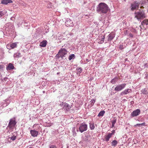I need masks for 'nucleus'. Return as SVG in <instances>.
Returning <instances> with one entry per match:
<instances>
[{"label":"nucleus","instance_id":"50","mask_svg":"<svg viewBox=\"0 0 148 148\" xmlns=\"http://www.w3.org/2000/svg\"><path fill=\"white\" fill-rule=\"evenodd\" d=\"M45 91H43V93H45Z\"/></svg>","mask_w":148,"mask_h":148},{"label":"nucleus","instance_id":"22","mask_svg":"<svg viewBox=\"0 0 148 148\" xmlns=\"http://www.w3.org/2000/svg\"><path fill=\"white\" fill-rule=\"evenodd\" d=\"M118 79V77H115L114 78L111 80L110 81L111 83L112 84H115L117 82Z\"/></svg>","mask_w":148,"mask_h":148},{"label":"nucleus","instance_id":"7","mask_svg":"<svg viewBox=\"0 0 148 148\" xmlns=\"http://www.w3.org/2000/svg\"><path fill=\"white\" fill-rule=\"evenodd\" d=\"M126 84L125 83L122 84L117 85L115 88L114 90L118 92L121 90L125 88Z\"/></svg>","mask_w":148,"mask_h":148},{"label":"nucleus","instance_id":"42","mask_svg":"<svg viewBox=\"0 0 148 148\" xmlns=\"http://www.w3.org/2000/svg\"><path fill=\"white\" fill-rule=\"evenodd\" d=\"M3 68V65H0V70H1Z\"/></svg>","mask_w":148,"mask_h":148},{"label":"nucleus","instance_id":"8","mask_svg":"<svg viewBox=\"0 0 148 148\" xmlns=\"http://www.w3.org/2000/svg\"><path fill=\"white\" fill-rule=\"evenodd\" d=\"M139 6V4L138 2H134L131 4V10L132 11L137 10L138 9Z\"/></svg>","mask_w":148,"mask_h":148},{"label":"nucleus","instance_id":"19","mask_svg":"<svg viewBox=\"0 0 148 148\" xmlns=\"http://www.w3.org/2000/svg\"><path fill=\"white\" fill-rule=\"evenodd\" d=\"M112 136V134L109 133L108 134L105 136V140L106 141L108 142L109 141V139Z\"/></svg>","mask_w":148,"mask_h":148},{"label":"nucleus","instance_id":"11","mask_svg":"<svg viewBox=\"0 0 148 148\" xmlns=\"http://www.w3.org/2000/svg\"><path fill=\"white\" fill-rule=\"evenodd\" d=\"M65 25L68 27H72L73 25V21L69 18H67L65 22Z\"/></svg>","mask_w":148,"mask_h":148},{"label":"nucleus","instance_id":"29","mask_svg":"<svg viewBox=\"0 0 148 148\" xmlns=\"http://www.w3.org/2000/svg\"><path fill=\"white\" fill-rule=\"evenodd\" d=\"M76 70L78 71L77 72L78 73H79L80 74L82 71V69L81 67H78L76 68Z\"/></svg>","mask_w":148,"mask_h":148},{"label":"nucleus","instance_id":"18","mask_svg":"<svg viewBox=\"0 0 148 148\" xmlns=\"http://www.w3.org/2000/svg\"><path fill=\"white\" fill-rule=\"evenodd\" d=\"M12 0H2L1 3L5 5H7L8 3H12Z\"/></svg>","mask_w":148,"mask_h":148},{"label":"nucleus","instance_id":"49","mask_svg":"<svg viewBox=\"0 0 148 148\" xmlns=\"http://www.w3.org/2000/svg\"><path fill=\"white\" fill-rule=\"evenodd\" d=\"M59 73H57V74H58Z\"/></svg>","mask_w":148,"mask_h":148},{"label":"nucleus","instance_id":"28","mask_svg":"<svg viewBox=\"0 0 148 148\" xmlns=\"http://www.w3.org/2000/svg\"><path fill=\"white\" fill-rule=\"evenodd\" d=\"M75 58V55L74 54H72L69 56L68 58L69 60H71L72 59H74Z\"/></svg>","mask_w":148,"mask_h":148},{"label":"nucleus","instance_id":"12","mask_svg":"<svg viewBox=\"0 0 148 148\" xmlns=\"http://www.w3.org/2000/svg\"><path fill=\"white\" fill-rule=\"evenodd\" d=\"M132 92V90L130 88L126 89L121 92L120 95L121 96H123L124 95H126Z\"/></svg>","mask_w":148,"mask_h":148},{"label":"nucleus","instance_id":"41","mask_svg":"<svg viewBox=\"0 0 148 148\" xmlns=\"http://www.w3.org/2000/svg\"><path fill=\"white\" fill-rule=\"evenodd\" d=\"M140 125H141V126H145L146 125H145V123H140Z\"/></svg>","mask_w":148,"mask_h":148},{"label":"nucleus","instance_id":"16","mask_svg":"<svg viewBox=\"0 0 148 148\" xmlns=\"http://www.w3.org/2000/svg\"><path fill=\"white\" fill-rule=\"evenodd\" d=\"M14 69V67L12 64L10 63L8 64V66L6 67V69L7 70H10L13 69Z\"/></svg>","mask_w":148,"mask_h":148},{"label":"nucleus","instance_id":"10","mask_svg":"<svg viewBox=\"0 0 148 148\" xmlns=\"http://www.w3.org/2000/svg\"><path fill=\"white\" fill-rule=\"evenodd\" d=\"M67 51L65 48H62L59 51L58 53L60 54V56L62 58L64 57V55L67 54Z\"/></svg>","mask_w":148,"mask_h":148},{"label":"nucleus","instance_id":"39","mask_svg":"<svg viewBox=\"0 0 148 148\" xmlns=\"http://www.w3.org/2000/svg\"><path fill=\"white\" fill-rule=\"evenodd\" d=\"M49 148H57L55 145H52L50 146Z\"/></svg>","mask_w":148,"mask_h":148},{"label":"nucleus","instance_id":"44","mask_svg":"<svg viewBox=\"0 0 148 148\" xmlns=\"http://www.w3.org/2000/svg\"><path fill=\"white\" fill-rule=\"evenodd\" d=\"M136 126H141V125H140V124H136Z\"/></svg>","mask_w":148,"mask_h":148},{"label":"nucleus","instance_id":"25","mask_svg":"<svg viewBox=\"0 0 148 148\" xmlns=\"http://www.w3.org/2000/svg\"><path fill=\"white\" fill-rule=\"evenodd\" d=\"M90 129L91 130H93L95 128L94 124L92 123H89Z\"/></svg>","mask_w":148,"mask_h":148},{"label":"nucleus","instance_id":"17","mask_svg":"<svg viewBox=\"0 0 148 148\" xmlns=\"http://www.w3.org/2000/svg\"><path fill=\"white\" fill-rule=\"evenodd\" d=\"M13 57L14 59L18 58L21 57V53L18 52H17L14 54Z\"/></svg>","mask_w":148,"mask_h":148},{"label":"nucleus","instance_id":"1","mask_svg":"<svg viewBox=\"0 0 148 148\" xmlns=\"http://www.w3.org/2000/svg\"><path fill=\"white\" fill-rule=\"evenodd\" d=\"M109 9L108 6L106 3H101L97 6L96 11L100 14H106Z\"/></svg>","mask_w":148,"mask_h":148},{"label":"nucleus","instance_id":"5","mask_svg":"<svg viewBox=\"0 0 148 148\" xmlns=\"http://www.w3.org/2000/svg\"><path fill=\"white\" fill-rule=\"evenodd\" d=\"M87 129V125L85 123H82L79 125L78 129L77 131H79L81 133H82L83 132L86 131Z\"/></svg>","mask_w":148,"mask_h":148},{"label":"nucleus","instance_id":"34","mask_svg":"<svg viewBox=\"0 0 148 148\" xmlns=\"http://www.w3.org/2000/svg\"><path fill=\"white\" fill-rule=\"evenodd\" d=\"M11 46V44H8L7 45V48L8 49H12V48L10 47Z\"/></svg>","mask_w":148,"mask_h":148},{"label":"nucleus","instance_id":"30","mask_svg":"<svg viewBox=\"0 0 148 148\" xmlns=\"http://www.w3.org/2000/svg\"><path fill=\"white\" fill-rule=\"evenodd\" d=\"M105 39V36H103L102 38H101V39L100 40V41L99 42L100 44H102L104 42V40Z\"/></svg>","mask_w":148,"mask_h":148},{"label":"nucleus","instance_id":"26","mask_svg":"<svg viewBox=\"0 0 148 148\" xmlns=\"http://www.w3.org/2000/svg\"><path fill=\"white\" fill-rule=\"evenodd\" d=\"M105 113V111L104 110H102L100 111L99 113L98 116H103L104 113Z\"/></svg>","mask_w":148,"mask_h":148},{"label":"nucleus","instance_id":"23","mask_svg":"<svg viewBox=\"0 0 148 148\" xmlns=\"http://www.w3.org/2000/svg\"><path fill=\"white\" fill-rule=\"evenodd\" d=\"M111 145L112 146L115 147L118 144V142L116 140H114L111 143Z\"/></svg>","mask_w":148,"mask_h":148},{"label":"nucleus","instance_id":"45","mask_svg":"<svg viewBox=\"0 0 148 148\" xmlns=\"http://www.w3.org/2000/svg\"><path fill=\"white\" fill-rule=\"evenodd\" d=\"M58 54H57L56 55V57H58ZM58 58H59V57H58Z\"/></svg>","mask_w":148,"mask_h":148},{"label":"nucleus","instance_id":"20","mask_svg":"<svg viewBox=\"0 0 148 148\" xmlns=\"http://www.w3.org/2000/svg\"><path fill=\"white\" fill-rule=\"evenodd\" d=\"M142 25H148V19H145L141 23Z\"/></svg>","mask_w":148,"mask_h":148},{"label":"nucleus","instance_id":"38","mask_svg":"<svg viewBox=\"0 0 148 148\" xmlns=\"http://www.w3.org/2000/svg\"><path fill=\"white\" fill-rule=\"evenodd\" d=\"M15 15H14L12 17L10 18V19L12 21H14L15 19Z\"/></svg>","mask_w":148,"mask_h":148},{"label":"nucleus","instance_id":"33","mask_svg":"<svg viewBox=\"0 0 148 148\" xmlns=\"http://www.w3.org/2000/svg\"><path fill=\"white\" fill-rule=\"evenodd\" d=\"M119 48L120 49L122 50L125 48V46L124 47L123 45L122 44L120 43L119 45Z\"/></svg>","mask_w":148,"mask_h":148},{"label":"nucleus","instance_id":"31","mask_svg":"<svg viewBox=\"0 0 148 148\" xmlns=\"http://www.w3.org/2000/svg\"><path fill=\"white\" fill-rule=\"evenodd\" d=\"M95 102V101L94 99L90 101L89 103L90 104L91 106H92L94 105Z\"/></svg>","mask_w":148,"mask_h":148},{"label":"nucleus","instance_id":"35","mask_svg":"<svg viewBox=\"0 0 148 148\" xmlns=\"http://www.w3.org/2000/svg\"><path fill=\"white\" fill-rule=\"evenodd\" d=\"M142 67L143 69H145L146 68H147V64H144L142 66Z\"/></svg>","mask_w":148,"mask_h":148},{"label":"nucleus","instance_id":"15","mask_svg":"<svg viewBox=\"0 0 148 148\" xmlns=\"http://www.w3.org/2000/svg\"><path fill=\"white\" fill-rule=\"evenodd\" d=\"M47 43V41L46 40H45L42 41L40 43V46L41 47H45Z\"/></svg>","mask_w":148,"mask_h":148},{"label":"nucleus","instance_id":"13","mask_svg":"<svg viewBox=\"0 0 148 148\" xmlns=\"http://www.w3.org/2000/svg\"><path fill=\"white\" fill-rule=\"evenodd\" d=\"M115 34L114 33L112 32L107 36L108 41H111L115 37Z\"/></svg>","mask_w":148,"mask_h":148},{"label":"nucleus","instance_id":"21","mask_svg":"<svg viewBox=\"0 0 148 148\" xmlns=\"http://www.w3.org/2000/svg\"><path fill=\"white\" fill-rule=\"evenodd\" d=\"M116 121V119L115 118H113V119L112 120L111 122L112 123V127H114V125Z\"/></svg>","mask_w":148,"mask_h":148},{"label":"nucleus","instance_id":"36","mask_svg":"<svg viewBox=\"0 0 148 148\" xmlns=\"http://www.w3.org/2000/svg\"><path fill=\"white\" fill-rule=\"evenodd\" d=\"M16 138V137L15 136H13L11 138V140H14Z\"/></svg>","mask_w":148,"mask_h":148},{"label":"nucleus","instance_id":"37","mask_svg":"<svg viewBox=\"0 0 148 148\" xmlns=\"http://www.w3.org/2000/svg\"><path fill=\"white\" fill-rule=\"evenodd\" d=\"M51 5H52V3H49L48 5H47L48 8H52V6Z\"/></svg>","mask_w":148,"mask_h":148},{"label":"nucleus","instance_id":"4","mask_svg":"<svg viewBox=\"0 0 148 148\" xmlns=\"http://www.w3.org/2000/svg\"><path fill=\"white\" fill-rule=\"evenodd\" d=\"M60 105L63 108V109H60V110H63L65 112L70 111L71 108L72 107V105H69L66 102H62Z\"/></svg>","mask_w":148,"mask_h":148},{"label":"nucleus","instance_id":"9","mask_svg":"<svg viewBox=\"0 0 148 148\" xmlns=\"http://www.w3.org/2000/svg\"><path fill=\"white\" fill-rule=\"evenodd\" d=\"M140 113V109H137L133 111L131 114L130 116L132 117L137 116Z\"/></svg>","mask_w":148,"mask_h":148},{"label":"nucleus","instance_id":"3","mask_svg":"<svg viewBox=\"0 0 148 148\" xmlns=\"http://www.w3.org/2000/svg\"><path fill=\"white\" fill-rule=\"evenodd\" d=\"M16 123V119L15 117L12 118L10 120L7 127L10 130H13L15 128Z\"/></svg>","mask_w":148,"mask_h":148},{"label":"nucleus","instance_id":"40","mask_svg":"<svg viewBox=\"0 0 148 148\" xmlns=\"http://www.w3.org/2000/svg\"><path fill=\"white\" fill-rule=\"evenodd\" d=\"M115 133V130H113L112 131V133H110V134H112V136Z\"/></svg>","mask_w":148,"mask_h":148},{"label":"nucleus","instance_id":"47","mask_svg":"<svg viewBox=\"0 0 148 148\" xmlns=\"http://www.w3.org/2000/svg\"><path fill=\"white\" fill-rule=\"evenodd\" d=\"M29 148H34V147H30Z\"/></svg>","mask_w":148,"mask_h":148},{"label":"nucleus","instance_id":"27","mask_svg":"<svg viewBox=\"0 0 148 148\" xmlns=\"http://www.w3.org/2000/svg\"><path fill=\"white\" fill-rule=\"evenodd\" d=\"M6 13V12L5 11L1 10H0V17H2L4 14H5Z\"/></svg>","mask_w":148,"mask_h":148},{"label":"nucleus","instance_id":"2","mask_svg":"<svg viewBox=\"0 0 148 148\" xmlns=\"http://www.w3.org/2000/svg\"><path fill=\"white\" fill-rule=\"evenodd\" d=\"M135 17L138 20L143 19L146 17V15L143 10H139L138 11L135 12L134 13Z\"/></svg>","mask_w":148,"mask_h":148},{"label":"nucleus","instance_id":"43","mask_svg":"<svg viewBox=\"0 0 148 148\" xmlns=\"http://www.w3.org/2000/svg\"><path fill=\"white\" fill-rule=\"evenodd\" d=\"M145 77L148 78V73H146L145 74Z\"/></svg>","mask_w":148,"mask_h":148},{"label":"nucleus","instance_id":"24","mask_svg":"<svg viewBox=\"0 0 148 148\" xmlns=\"http://www.w3.org/2000/svg\"><path fill=\"white\" fill-rule=\"evenodd\" d=\"M10 47L12 48V49H14L16 47H17V43L14 42L12 43L11 44V46Z\"/></svg>","mask_w":148,"mask_h":148},{"label":"nucleus","instance_id":"48","mask_svg":"<svg viewBox=\"0 0 148 148\" xmlns=\"http://www.w3.org/2000/svg\"><path fill=\"white\" fill-rule=\"evenodd\" d=\"M48 32V31H47L46 32V33H47V32Z\"/></svg>","mask_w":148,"mask_h":148},{"label":"nucleus","instance_id":"6","mask_svg":"<svg viewBox=\"0 0 148 148\" xmlns=\"http://www.w3.org/2000/svg\"><path fill=\"white\" fill-rule=\"evenodd\" d=\"M5 30L8 31V32H10V31L11 32L14 30V27L13 25L11 23H7L5 26Z\"/></svg>","mask_w":148,"mask_h":148},{"label":"nucleus","instance_id":"46","mask_svg":"<svg viewBox=\"0 0 148 148\" xmlns=\"http://www.w3.org/2000/svg\"><path fill=\"white\" fill-rule=\"evenodd\" d=\"M6 79H7V78H4V80H6Z\"/></svg>","mask_w":148,"mask_h":148},{"label":"nucleus","instance_id":"32","mask_svg":"<svg viewBox=\"0 0 148 148\" xmlns=\"http://www.w3.org/2000/svg\"><path fill=\"white\" fill-rule=\"evenodd\" d=\"M141 92H142V93L144 94H145L147 93V90L145 88H144L142 90H141Z\"/></svg>","mask_w":148,"mask_h":148},{"label":"nucleus","instance_id":"14","mask_svg":"<svg viewBox=\"0 0 148 148\" xmlns=\"http://www.w3.org/2000/svg\"><path fill=\"white\" fill-rule=\"evenodd\" d=\"M30 134L33 137H36L37 136L38 134V132L34 130H32L30 131Z\"/></svg>","mask_w":148,"mask_h":148}]
</instances>
